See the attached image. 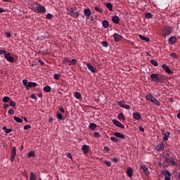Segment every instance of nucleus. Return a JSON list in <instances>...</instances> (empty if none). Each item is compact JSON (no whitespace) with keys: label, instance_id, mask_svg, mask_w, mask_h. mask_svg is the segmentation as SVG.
Instances as JSON below:
<instances>
[{"label":"nucleus","instance_id":"f257e3e1","mask_svg":"<svg viewBox=\"0 0 180 180\" xmlns=\"http://www.w3.org/2000/svg\"><path fill=\"white\" fill-rule=\"evenodd\" d=\"M150 81L155 83H162L165 80V76L163 75H160L158 73H153L150 75Z\"/></svg>","mask_w":180,"mask_h":180},{"label":"nucleus","instance_id":"f03ea898","mask_svg":"<svg viewBox=\"0 0 180 180\" xmlns=\"http://www.w3.org/2000/svg\"><path fill=\"white\" fill-rule=\"evenodd\" d=\"M67 13L70 15V17L73 18H79L80 15V13L79 11H77L76 8H67Z\"/></svg>","mask_w":180,"mask_h":180},{"label":"nucleus","instance_id":"7ed1b4c3","mask_svg":"<svg viewBox=\"0 0 180 180\" xmlns=\"http://www.w3.org/2000/svg\"><path fill=\"white\" fill-rule=\"evenodd\" d=\"M172 27L171 26H165L162 30V37L163 38H167V37L169 36L172 32Z\"/></svg>","mask_w":180,"mask_h":180},{"label":"nucleus","instance_id":"20e7f679","mask_svg":"<svg viewBox=\"0 0 180 180\" xmlns=\"http://www.w3.org/2000/svg\"><path fill=\"white\" fill-rule=\"evenodd\" d=\"M36 8L39 13H45L46 12V7H44V6L40 5V4H36Z\"/></svg>","mask_w":180,"mask_h":180},{"label":"nucleus","instance_id":"39448f33","mask_svg":"<svg viewBox=\"0 0 180 180\" xmlns=\"http://www.w3.org/2000/svg\"><path fill=\"white\" fill-rule=\"evenodd\" d=\"M16 155H17L16 148H15V146H13V148L11 149V158H10V160H11L12 162H14Z\"/></svg>","mask_w":180,"mask_h":180},{"label":"nucleus","instance_id":"423d86ee","mask_svg":"<svg viewBox=\"0 0 180 180\" xmlns=\"http://www.w3.org/2000/svg\"><path fill=\"white\" fill-rule=\"evenodd\" d=\"M4 58L6 60L9 61V63H14L15 58L9 52L6 51V54H4Z\"/></svg>","mask_w":180,"mask_h":180},{"label":"nucleus","instance_id":"0eeeda50","mask_svg":"<svg viewBox=\"0 0 180 180\" xmlns=\"http://www.w3.org/2000/svg\"><path fill=\"white\" fill-rule=\"evenodd\" d=\"M165 160L166 163L169 164L171 165L175 166L177 165V163H176L174 158H169V157H165Z\"/></svg>","mask_w":180,"mask_h":180},{"label":"nucleus","instance_id":"6e6552de","mask_svg":"<svg viewBox=\"0 0 180 180\" xmlns=\"http://www.w3.org/2000/svg\"><path fill=\"white\" fill-rule=\"evenodd\" d=\"M112 123L114 124V125H115V127H120V129H124V125L123 124H122L121 122H119V120H112Z\"/></svg>","mask_w":180,"mask_h":180},{"label":"nucleus","instance_id":"1a4fd4ad","mask_svg":"<svg viewBox=\"0 0 180 180\" xmlns=\"http://www.w3.org/2000/svg\"><path fill=\"white\" fill-rule=\"evenodd\" d=\"M85 64L86 65V67L88 68V69L91 71V72H92V73L96 72V68H94V66H93V65L90 64V63L86 62Z\"/></svg>","mask_w":180,"mask_h":180},{"label":"nucleus","instance_id":"9d476101","mask_svg":"<svg viewBox=\"0 0 180 180\" xmlns=\"http://www.w3.org/2000/svg\"><path fill=\"white\" fill-rule=\"evenodd\" d=\"M65 63H67L70 66L77 65V59H72V60H70L69 59H65Z\"/></svg>","mask_w":180,"mask_h":180},{"label":"nucleus","instance_id":"9b49d317","mask_svg":"<svg viewBox=\"0 0 180 180\" xmlns=\"http://www.w3.org/2000/svg\"><path fill=\"white\" fill-rule=\"evenodd\" d=\"M177 40L178 39L176 38V37L172 36L169 38L168 41L169 45H174V44L176 43Z\"/></svg>","mask_w":180,"mask_h":180},{"label":"nucleus","instance_id":"f8f14e48","mask_svg":"<svg viewBox=\"0 0 180 180\" xmlns=\"http://www.w3.org/2000/svg\"><path fill=\"white\" fill-rule=\"evenodd\" d=\"M162 134H163V140L164 141H168L169 139V134H170V132L169 131H167L166 132L165 131V130H162Z\"/></svg>","mask_w":180,"mask_h":180},{"label":"nucleus","instance_id":"ddd939ff","mask_svg":"<svg viewBox=\"0 0 180 180\" xmlns=\"http://www.w3.org/2000/svg\"><path fill=\"white\" fill-rule=\"evenodd\" d=\"M84 16L86 17V19H89V18L91 17V9L85 8L84 10Z\"/></svg>","mask_w":180,"mask_h":180},{"label":"nucleus","instance_id":"4468645a","mask_svg":"<svg viewBox=\"0 0 180 180\" xmlns=\"http://www.w3.org/2000/svg\"><path fill=\"white\" fill-rule=\"evenodd\" d=\"M112 37L115 39V41L116 43H117L118 41H120V40H121V39H122V35L119 34L118 33H114Z\"/></svg>","mask_w":180,"mask_h":180},{"label":"nucleus","instance_id":"2eb2a0df","mask_svg":"<svg viewBox=\"0 0 180 180\" xmlns=\"http://www.w3.org/2000/svg\"><path fill=\"white\" fill-rule=\"evenodd\" d=\"M89 149H90V148H89V145H82V150L84 155H86L89 153Z\"/></svg>","mask_w":180,"mask_h":180},{"label":"nucleus","instance_id":"dca6fc26","mask_svg":"<svg viewBox=\"0 0 180 180\" xmlns=\"http://www.w3.org/2000/svg\"><path fill=\"white\" fill-rule=\"evenodd\" d=\"M126 172H127V175L128 176V177L131 179L132 176L134 175V170H133L132 167H128Z\"/></svg>","mask_w":180,"mask_h":180},{"label":"nucleus","instance_id":"f3484780","mask_svg":"<svg viewBox=\"0 0 180 180\" xmlns=\"http://www.w3.org/2000/svg\"><path fill=\"white\" fill-rule=\"evenodd\" d=\"M111 20L112 21V22H114V24H119L120 18L117 15H114L112 17Z\"/></svg>","mask_w":180,"mask_h":180},{"label":"nucleus","instance_id":"a211bd4d","mask_svg":"<svg viewBox=\"0 0 180 180\" xmlns=\"http://www.w3.org/2000/svg\"><path fill=\"white\" fill-rule=\"evenodd\" d=\"M133 117L136 120H141V115H140L139 112H134L133 114Z\"/></svg>","mask_w":180,"mask_h":180},{"label":"nucleus","instance_id":"6ab92c4d","mask_svg":"<svg viewBox=\"0 0 180 180\" xmlns=\"http://www.w3.org/2000/svg\"><path fill=\"white\" fill-rule=\"evenodd\" d=\"M114 136L118 139H125V136L124 134H121L120 132H115Z\"/></svg>","mask_w":180,"mask_h":180},{"label":"nucleus","instance_id":"aec40b11","mask_svg":"<svg viewBox=\"0 0 180 180\" xmlns=\"http://www.w3.org/2000/svg\"><path fill=\"white\" fill-rule=\"evenodd\" d=\"M119 106H120L121 108H124V109H127L129 110L130 109L131 106L130 105H127V104H123V103H122V101H120L118 103Z\"/></svg>","mask_w":180,"mask_h":180},{"label":"nucleus","instance_id":"412c9836","mask_svg":"<svg viewBox=\"0 0 180 180\" xmlns=\"http://www.w3.org/2000/svg\"><path fill=\"white\" fill-rule=\"evenodd\" d=\"M162 68L167 73H172V70L169 68L168 65L167 64H163L162 65Z\"/></svg>","mask_w":180,"mask_h":180},{"label":"nucleus","instance_id":"4be33fe9","mask_svg":"<svg viewBox=\"0 0 180 180\" xmlns=\"http://www.w3.org/2000/svg\"><path fill=\"white\" fill-rule=\"evenodd\" d=\"M156 149H157L158 151H162V150L165 149L164 143H160L159 144H158V146H156Z\"/></svg>","mask_w":180,"mask_h":180},{"label":"nucleus","instance_id":"5701e85b","mask_svg":"<svg viewBox=\"0 0 180 180\" xmlns=\"http://www.w3.org/2000/svg\"><path fill=\"white\" fill-rule=\"evenodd\" d=\"M152 103H153L154 105H156L157 106H160V101H158V99H156V98L153 97V96H152Z\"/></svg>","mask_w":180,"mask_h":180},{"label":"nucleus","instance_id":"b1692460","mask_svg":"<svg viewBox=\"0 0 180 180\" xmlns=\"http://www.w3.org/2000/svg\"><path fill=\"white\" fill-rule=\"evenodd\" d=\"M30 180H37V174H35L34 172H30Z\"/></svg>","mask_w":180,"mask_h":180},{"label":"nucleus","instance_id":"393cba45","mask_svg":"<svg viewBox=\"0 0 180 180\" xmlns=\"http://www.w3.org/2000/svg\"><path fill=\"white\" fill-rule=\"evenodd\" d=\"M162 174L163 176H167L169 177H171V176H172L171 172H169V170H167V169H165L164 171H162Z\"/></svg>","mask_w":180,"mask_h":180},{"label":"nucleus","instance_id":"a878e982","mask_svg":"<svg viewBox=\"0 0 180 180\" xmlns=\"http://www.w3.org/2000/svg\"><path fill=\"white\" fill-rule=\"evenodd\" d=\"M37 86V82H29L27 84L28 90H30V87Z\"/></svg>","mask_w":180,"mask_h":180},{"label":"nucleus","instance_id":"bb28decb","mask_svg":"<svg viewBox=\"0 0 180 180\" xmlns=\"http://www.w3.org/2000/svg\"><path fill=\"white\" fill-rule=\"evenodd\" d=\"M141 169H143L146 175H150V171L148 170V167H146V165H142Z\"/></svg>","mask_w":180,"mask_h":180},{"label":"nucleus","instance_id":"cd10ccee","mask_svg":"<svg viewBox=\"0 0 180 180\" xmlns=\"http://www.w3.org/2000/svg\"><path fill=\"white\" fill-rule=\"evenodd\" d=\"M97 127L98 125L95 122L90 123L89 128L91 129V130H95Z\"/></svg>","mask_w":180,"mask_h":180},{"label":"nucleus","instance_id":"c85d7f7f","mask_svg":"<svg viewBox=\"0 0 180 180\" xmlns=\"http://www.w3.org/2000/svg\"><path fill=\"white\" fill-rule=\"evenodd\" d=\"M102 26L104 28H108L109 27V21H108V20H104L102 22Z\"/></svg>","mask_w":180,"mask_h":180},{"label":"nucleus","instance_id":"c756f323","mask_svg":"<svg viewBox=\"0 0 180 180\" xmlns=\"http://www.w3.org/2000/svg\"><path fill=\"white\" fill-rule=\"evenodd\" d=\"M43 90L44 91V92L49 93V92H51V87L49 85L44 86V88H43Z\"/></svg>","mask_w":180,"mask_h":180},{"label":"nucleus","instance_id":"7c9ffc66","mask_svg":"<svg viewBox=\"0 0 180 180\" xmlns=\"http://www.w3.org/2000/svg\"><path fill=\"white\" fill-rule=\"evenodd\" d=\"M146 101H148V102H153V96H152V94H147L146 96Z\"/></svg>","mask_w":180,"mask_h":180},{"label":"nucleus","instance_id":"2f4dec72","mask_svg":"<svg viewBox=\"0 0 180 180\" xmlns=\"http://www.w3.org/2000/svg\"><path fill=\"white\" fill-rule=\"evenodd\" d=\"M139 37L140 39H141V40H145V41H150V38L145 37V35L139 34Z\"/></svg>","mask_w":180,"mask_h":180},{"label":"nucleus","instance_id":"473e14b6","mask_svg":"<svg viewBox=\"0 0 180 180\" xmlns=\"http://www.w3.org/2000/svg\"><path fill=\"white\" fill-rule=\"evenodd\" d=\"M9 105L12 106V108H14V109H16V103L13 101H12V99H11L10 98V101H9Z\"/></svg>","mask_w":180,"mask_h":180},{"label":"nucleus","instance_id":"72a5a7b5","mask_svg":"<svg viewBox=\"0 0 180 180\" xmlns=\"http://www.w3.org/2000/svg\"><path fill=\"white\" fill-rule=\"evenodd\" d=\"M117 119L120 120H125V117L123 115L122 112H121V113H119Z\"/></svg>","mask_w":180,"mask_h":180},{"label":"nucleus","instance_id":"f704fd0d","mask_svg":"<svg viewBox=\"0 0 180 180\" xmlns=\"http://www.w3.org/2000/svg\"><path fill=\"white\" fill-rule=\"evenodd\" d=\"M22 84L26 87L27 90H28V80H27V79H23Z\"/></svg>","mask_w":180,"mask_h":180},{"label":"nucleus","instance_id":"c9c22d12","mask_svg":"<svg viewBox=\"0 0 180 180\" xmlns=\"http://www.w3.org/2000/svg\"><path fill=\"white\" fill-rule=\"evenodd\" d=\"M13 119L17 122V123H22V118H20L19 117L14 116Z\"/></svg>","mask_w":180,"mask_h":180},{"label":"nucleus","instance_id":"e433bc0d","mask_svg":"<svg viewBox=\"0 0 180 180\" xmlns=\"http://www.w3.org/2000/svg\"><path fill=\"white\" fill-rule=\"evenodd\" d=\"M36 155H35V152L34 151H30L28 153H27V157L29 158H30L31 157H35Z\"/></svg>","mask_w":180,"mask_h":180},{"label":"nucleus","instance_id":"4c0bfd02","mask_svg":"<svg viewBox=\"0 0 180 180\" xmlns=\"http://www.w3.org/2000/svg\"><path fill=\"white\" fill-rule=\"evenodd\" d=\"M145 18H146V19H151V18H153V15L149 12L146 13Z\"/></svg>","mask_w":180,"mask_h":180},{"label":"nucleus","instance_id":"58836bf2","mask_svg":"<svg viewBox=\"0 0 180 180\" xmlns=\"http://www.w3.org/2000/svg\"><path fill=\"white\" fill-rule=\"evenodd\" d=\"M75 98H76L77 99H81V98H82V94H81V93H79V92H75Z\"/></svg>","mask_w":180,"mask_h":180},{"label":"nucleus","instance_id":"ea45409f","mask_svg":"<svg viewBox=\"0 0 180 180\" xmlns=\"http://www.w3.org/2000/svg\"><path fill=\"white\" fill-rule=\"evenodd\" d=\"M150 64L153 65L154 66H158V63L156 60H154V59H151L150 60Z\"/></svg>","mask_w":180,"mask_h":180},{"label":"nucleus","instance_id":"a19ab883","mask_svg":"<svg viewBox=\"0 0 180 180\" xmlns=\"http://www.w3.org/2000/svg\"><path fill=\"white\" fill-rule=\"evenodd\" d=\"M2 101H3L4 103H8V102H10L11 98L8 97V96H6V97L3 98Z\"/></svg>","mask_w":180,"mask_h":180},{"label":"nucleus","instance_id":"79ce46f5","mask_svg":"<svg viewBox=\"0 0 180 180\" xmlns=\"http://www.w3.org/2000/svg\"><path fill=\"white\" fill-rule=\"evenodd\" d=\"M106 7L109 9V11H112V5L110 2L106 4Z\"/></svg>","mask_w":180,"mask_h":180},{"label":"nucleus","instance_id":"37998d69","mask_svg":"<svg viewBox=\"0 0 180 180\" xmlns=\"http://www.w3.org/2000/svg\"><path fill=\"white\" fill-rule=\"evenodd\" d=\"M110 141H115V143H118V141H120V139H118V138L115 137H110Z\"/></svg>","mask_w":180,"mask_h":180},{"label":"nucleus","instance_id":"c03bdc74","mask_svg":"<svg viewBox=\"0 0 180 180\" xmlns=\"http://www.w3.org/2000/svg\"><path fill=\"white\" fill-rule=\"evenodd\" d=\"M56 116L60 120H63V115L59 112H56Z\"/></svg>","mask_w":180,"mask_h":180},{"label":"nucleus","instance_id":"a18cd8bd","mask_svg":"<svg viewBox=\"0 0 180 180\" xmlns=\"http://www.w3.org/2000/svg\"><path fill=\"white\" fill-rule=\"evenodd\" d=\"M53 14H51V13H48L46 14V19L51 20V19H53Z\"/></svg>","mask_w":180,"mask_h":180},{"label":"nucleus","instance_id":"49530a36","mask_svg":"<svg viewBox=\"0 0 180 180\" xmlns=\"http://www.w3.org/2000/svg\"><path fill=\"white\" fill-rule=\"evenodd\" d=\"M53 78L54 79H60V75H59L58 73H55V75H53Z\"/></svg>","mask_w":180,"mask_h":180},{"label":"nucleus","instance_id":"de8ad7c7","mask_svg":"<svg viewBox=\"0 0 180 180\" xmlns=\"http://www.w3.org/2000/svg\"><path fill=\"white\" fill-rule=\"evenodd\" d=\"M101 45H102V46H103V47H108V46H109V44H108V42H107V41H102V42H101Z\"/></svg>","mask_w":180,"mask_h":180},{"label":"nucleus","instance_id":"09e8293b","mask_svg":"<svg viewBox=\"0 0 180 180\" xmlns=\"http://www.w3.org/2000/svg\"><path fill=\"white\" fill-rule=\"evenodd\" d=\"M95 11H96V12H99V13H102L103 12L102 9L99 8L98 6H96Z\"/></svg>","mask_w":180,"mask_h":180},{"label":"nucleus","instance_id":"8fccbe9b","mask_svg":"<svg viewBox=\"0 0 180 180\" xmlns=\"http://www.w3.org/2000/svg\"><path fill=\"white\" fill-rule=\"evenodd\" d=\"M104 164L107 166V167H111L112 164L110 163V162H109V160H105Z\"/></svg>","mask_w":180,"mask_h":180},{"label":"nucleus","instance_id":"3c124183","mask_svg":"<svg viewBox=\"0 0 180 180\" xmlns=\"http://www.w3.org/2000/svg\"><path fill=\"white\" fill-rule=\"evenodd\" d=\"M170 57H172L174 59H178V56L176 53H170Z\"/></svg>","mask_w":180,"mask_h":180},{"label":"nucleus","instance_id":"603ef678","mask_svg":"<svg viewBox=\"0 0 180 180\" xmlns=\"http://www.w3.org/2000/svg\"><path fill=\"white\" fill-rule=\"evenodd\" d=\"M6 53V51L5 49H0V55L4 54V57H5Z\"/></svg>","mask_w":180,"mask_h":180},{"label":"nucleus","instance_id":"864d4df0","mask_svg":"<svg viewBox=\"0 0 180 180\" xmlns=\"http://www.w3.org/2000/svg\"><path fill=\"white\" fill-rule=\"evenodd\" d=\"M30 97L32 98V99H37V97L35 93H32V94L30 95Z\"/></svg>","mask_w":180,"mask_h":180},{"label":"nucleus","instance_id":"5fc2aeb1","mask_svg":"<svg viewBox=\"0 0 180 180\" xmlns=\"http://www.w3.org/2000/svg\"><path fill=\"white\" fill-rule=\"evenodd\" d=\"M5 36L7 37L8 38L11 37V32H5Z\"/></svg>","mask_w":180,"mask_h":180},{"label":"nucleus","instance_id":"6e6d98bb","mask_svg":"<svg viewBox=\"0 0 180 180\" xmlns=\"http://www.w3.org/2000/svg\"><path fill=\"white\" fill-rule=\"evenodd\" d=\"M31 125H30V124H27V125H25V127H24V129L25 130H28V129H31Z\"/></svg>","mask_w":180,"mask_h":180},{"label":"nucleus","instance_id":"4d7b16f0","mask_svg":"<svg viewBox=\"0 0 180 180\" xmlns=\"http://www.w3.org/2000/svg\"><path fill=\"white\" fill-rule=\"evenodd\" d=\"M94 137H101V134L99 132H94Z\"/></svg>","mask_w":180,"mask_h":180},{"label":"nucleus","instance_id":"13d9d810","mask_svg":"<svg viewBox=\"0 0 180 180\" xmlns=\"http://www.w3.org/2000/svg\"><path fill=\"white\" fill-rule=\"evenodd\" d=\"M6 134H10L12 132V129H7L6 127V131H5Z\"/></svg>","mask_w":180,"mask_h":180},{"label":"nucleus","instance_id":"bf43d9fd","mask_svg":"<svg viewBox=\"0 0 180 180\" xmlns=\"http://www.w3.org/2000/svg\"><path fill=\"white\" fill-rule=\"evenodd\" d=\"M59 110L60 111V112L64 113L65 112V110L62 106L59 107Z\"/></svg>","mask_w":180,"mask_h":180},{"label":"nucleus","instance_id":"052dcab7","mask_svg":"<svg viewBox=\"0 0 180 180\" xmlns=\"http://www.w3.org/2000/svg\"><path fill=\"white\" fill-rule=\"evenodd\" d=\"M67 157H68V158L72 159V156L70 152H68Z\"/></svg>","mask_w":180,"mask_h":180},{"label":"nucleus","instance_id":"680f3d73","mask_svg":"<svg viewBox=\"0 0 180 180\" xmlns=\"http://www.w3.org/2000/svg\"><path fill=\"white\" fill-rule=\"evenodd\" d=\"M8 113H9L10 115H14L15 111H14V110L11 109V110H9Z\"/></svg>","mask_w":180,"mask_h":180},{"label":"nucleus","instance_id":"e2e57ef3","mask_svg":"<svg viewBox=\"0 0 180 180\" xmlns=\"http://www.w3.org/2000/svg\"><path fill=\"white\" fill-rule=\"evenodd\" d=\"M104 150H105L107 153H109V151H110V148H108V146H104Z\"/></svg>","mask_w":180,"mask_h":180},{"label":"nucleus","instance_id":"0e129e2a","mask_svg":"<svg viewBox=\"0 0 180 180\" xmlns=\"http://www.w3.org/2000/svg\"><path fill=\"white\" fill-rule=\"evenodd\" d=\"M139 129L140 131H141V132H144V131H145V129L143 127H139Z\"/></svg>","mask_w":180,"mask_h":180},{"label":"nucleus","instance_id":"69168bd1","mask_svg":"<svg viewBox=\"0 0 180 180\" xmlns=\"http://www.w3.org/2000/svg\"><path fill=\"white\" fill-rule=\"evenodd\" d=\"M112 160H113V162H114L115 163H117L119 160H118V158H112Z\"/></svg>","mask_w":180,"mask_h":180},{"label":"nucleus","instance_id":"338daca9","mask_svg":"<svg viewBox=\"0 0 180 180\" xmlns=\"http://www.w3.org/2000/svg\"><path fill=\"white\" fill-rule=\"evenodd\" d=\"M165 180H171V177L165 176Z\"/></svg>","mask_w":180,"mask_h":180},{"label":"nucleus","instance_id":"774afa93","mask_svg":"<svg viewBox=\"0 0 180 180\" xmlns=\"http://www.w3.org/2000/svg\"><path fill=\"white\" fill-rule=\"evenodd\" d=\"M4 12H5V9L0 8V13H4Z\"/></svg>","mask_w":180,"mask_h":180}]
</instances>
